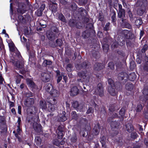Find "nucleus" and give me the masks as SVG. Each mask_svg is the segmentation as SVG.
<instances>
[{
	"instance_id": "nucleus-1",
	"label": "nucleus",
	"mask_w": 148,
	"mask_h": 148,
	"mask_svg": "<svg viewBox=\"0 0 148 148\" xmlns=\"http://www.w3.org/2000/svg\"><path fill=\"white\" fill-rule=\"evenodd\" d=\"M147 3V0H140L137 1L135 6L139 8L137 10V14L141 16L144 12Z\"/></svg>"
},
{
	"instance_id": "nucleus-2",
	"label": "nucleus",
	"mask_w": 148,
	"mask_h": 148,
	"mask_svg": "<svg viewBox=\"0 0 148 148\" xmlns=\"http://www.w3.org/2000/svg\"><path fill=\"white\" fill-rule=\"evenodd\" d=\"M58 29L55 27H52L47 32V36L49 40L53 41L58 38Z\"/></svg>"
},
{
	"instance_id": "nucleus-3",
	"label": "nucleus",
	"mask_w": 148,
	"mask_h": 148,
	"mask_svg": "<svg viewBox=\"0 0 148 148\" xmlns=\"http://www.w3.org/2000/svg\"><path fill=\"white\" fill-rule=\"evenodd\" d=\"M78 75L81 78V79H78L79 81H82V80L83 82L88 83L91 81L90 76L86 71L80 72L78 73Z\"/></svg>"
},
{
	"instance_id": "nucleus-4",
	"label": "nucleus",
	"mask_w": 148,
	"mask_h": 148,
	"mask_svg": "<svg viewBox=\"0 0 148 148\" xmlns=\"http://www.w3.org/2000/svg\"><path fill=\"white\" fill-rule=\"evenodd\" d=\"M14 64L15 69L19 70L20 73L22 74L25 73V71L24 70V63L23 62L18 61L15 62Z\"/></svg>"
},
{
	"instance_id": "nucleus-5",
	"label": "nucleus",
	"mask_w": 148,
	"mask_h": 148,
	"mask_svg": "<svg viewBox=\"0 0 148 148\" xmlns=\"http://www.w3.org/2000/svg\"><path fill=\"white\" fill-rule=\"evenodd\" d=\"M5 118L4 116H0V123L3 124V127L1 126V133L2 134H5L7 131V130L6 127V126L5 124Z\"/></svg>"
},
{
	"instance_id": "nucleus-6",
	"label": "nucleus",
	"mask_w": 148,
	"mask_h": 148,
	"mask_svg": "<svg viewBox=\"0 0 148 148\" xmlns=\"http://www.w3.org/2000/svg\"><path fill=\"white\" fill-rule=\"evenodd\" d=\"M95 92L96 94L99 95V96L101 97H102L103 95L104 91L101 83H99L98 84Z\"/></svg>"
},
{
	"instance_id": "nucleus-7",
	"label": "nucleus",
	"mask_w": 148,
	"mask_h": 148,
	"mask_svg": "<svg viewBox=\"0 0 148 148\" xmlns=\"http://www.w3.org/2000/svg\"><path fill=\"white\" fill-rule=\"evenodd\" d=\"M122 40L121 39H119L118 40V42H117L116 40L113 42V43L111 45V47L112 48L114 49L116 48L119 45L120 46H123L125 44V38H122Z\"/></svg>"
},
{
	"instance_id": "nucleus-8",
	"label": "nucleus",
	"mask_w": 148,
	"mask_h": 148,
	"mask_svg": "<svg viewBox=\"0 0 148 148\" xmlns=\"http://www.w3.org/2000/svg\"><path fill=\"white\" fill-rule=\"evenodd\" d=\"M122 34L126 38L128 39H132L134 37V34L131 32L126 30H124L122 31Z\"/></svg>"
},
{
	"instance_id": "nucleus-9",
	"label": "nucleus",
	"mask_w": 148,
	"mask_h": 148,
	"mask_svg": "<svg viewBox=\"0 0 148 148\" xmlns=\"http://www.w3.org/2000/svg\"><path fill=\"white\" fill-rule=\"evenodd\" d=\"M34 101L33 98H27L25 100L24 104L27 107L31 106L34 103Z\"/></svg>"
},
{
	"instance_id": "nucleus-10",
	"label": "nucleus",
	"mask_w": 148,
	"mask_h": 148,
	"mask_svg": "<svg viewBox=\"0 0 148 148\" xmlns=\"http://www.w3.org/2000/svg\"><path fill=\"white\" fill-rule=\"evenodd\" d=\"M50 76L49 74L47 73H42L41 74V79L45 82H47L50 79Z\"/></svg>"
},
{
	"instance_id": "nucleus-11",
	"label": "nucleus",
	"mask_w": 148,
	"mask_h": 148,
	"mask_svg": "<svg viewBox=\"0 0 148 148\" xmlns=\"http://www.w3.org/2000/svg\"><path fill=\"white\" fill-rule=\"evenodd\" d=\"M79 92V90L77 87L74 86L71 89L70 94L71 96H74L77 95Z\"/></svg>"
},
{
	"instance_id": "nucleus-12",
	"label": "nucleus",
	"mask_w": 148,
	"mask_h": 148,
	"mask_svg": "<svg viewBox=\"0 0 148 148\" xmlns=\"http://www.w3.org/2000/svg\"><path fill=\"white\" fill-rule=\"evenodd\" d=\"M26 81L27 85L29 87L32 88V90L34 89L37 88V86L33 81L28 79H27Z\"/></svg>"
},
{
	"instance_id": "nucleus-13",
	"label": "nucleus",
	"mask_w": 148,
	"mask_h": 148,
	"mask_svg": "<svg viewBox=\"0 0 148 148\" xmlns=\"http://www.w3.org/2000/svg\"><path fill=\"white\" fill-rule=\"evenodd\" d=\"M33 126L34 130L36 132L40 133L41 131V126L40 124L35 122L33 124Z\"/></svg>"
},
{
	"instance_id": "nucleus-14",
	"label": "nucleus",
	"mask_w": 148,
	"mask_h": 148,
	"mask_svg": "<svg viewBox=\"0 0 148 148\" xmlns=\"http://www.w3.org/2000/svg\"><path fill=\"white\" fill-rule=\"evenodd\" d=\"M144 98L142 99V100L146 101L148 99V88L147 87H145L144 88L143 91Z\"/></svg>"
},
{
	"instance_id": "nucleus-15",
	"label": "nucleus",
	"mask_w": 148,
	"mask_h": 148,
	"mask_svg": "<svg viewBox=\"0 0 148 148\" xmlns=\"http://www.w3.org/2000/svg\"><path fill=\"white\" fill-rule=\"evenodd\" d=\"M104 67L103 64L101 63H96L94 66V69L95 71H99L102 69Z\"/></svg>"
},
{
	"instance_id": "nucleus-16",
	"label": "nucleus",
	"mask_w": 148,
	"mask_h": 148,
	"mask_svg": "<svg viewBox=\"0 0 148 148\" xmlns=\"http://www.w3.org/2000/svg\"><path fill=\"white\" fill-rule=\"evenodd\" d=\"M49 93L53 97H57L59 96V92L53 88L50 91Z\"/></svg>"
},
{
	"instance_id": "nucleus-17",
	"label": "nucleus",
	"mask_w": 148,
	"mask_h": 148,
	"mask_svg": "<svg viewBox=\"0 0 148 148\" xmlns=\"http://www.w3.org/2000/svg\"><path fill=\"white\" fill-rule=\"evenodd\" d=\"M125 10H119L118 13V16L120 18H122V21L124 22L125 20V19H124L123 18L125 16Z\"/></svg>"
},
{
	"instance_id": "nucleus-18",
	"label": "nucleus",
	"mask_w": 148,
	"mask_h": 148,
	"mask_svg": "<svg viewBox=\"0 0 148 148\" xmlns=\"http://www.w3.org/2000/svg\"><path fill=\"white\" fill-rule=\"evenodd\" d=\"M108 91L110 94L112 96H114L116 94V92L114 88L111 86H109L108 88Z\"/></svg>"
},
{
	"instance_id": "nucleus-19",
	"label": "nucleus",
	"mask_w": 148,
	"mask_h": 148,
	"mask_svg": "<svg viewBox=\"0 0 148 148\" xmlns=\"http://www.w3.org/2000/svg\"><path fill=\"white\" fill-rule=\"evenodd\" d=\"M120 123L116 121H112L111 122V126L112 130H114V128L116 129V128L119 127Z\"/></svg>"
},
{
	"instance_id": "nucleus-20",
	"label": "nucleus",
	"mask_w": 148,
	"mask_h": 148,
	"mask_svg": "<svg viewBox=\"0 0 148 148\" xmlns=\"http://www.w3.org/2000/svg\"><path fill=\"white\" fill-rule=\"evenodd\" d=\"M45 89L46 91L49 92L50 93V91L52 90L53 87L50 83L47 84L45 86Z\"/></svg>"
},
{
	"instance_id": "nucleus-21",
	"label": "nucleus",
	"mask_w": 148,
	"mask_h": 148,
	"mask_svg": "<svg viewBox=\"0 0 148 148\" xmlns=\"http://www.w3.org/2000/svg\"><path fill=\"white\" fill-rule=\"evenodd\" d=\"M69 24L72 27H78V26H79L76 24V21L73 19H71L70 20L69 22Z\"/></svg>"
},
{
	"instance_id": "nucleus-22",
	"label": "nucleus",
	"mask_w": 148,
	"mask_h": 148,
	"mask_svg": "<svg viewBox=\"0 0 148 148\" xmlns=\"http://www.w3.org/2000/svg\"><path fill=\"white\" fill-rule=\"evenodd\" d=\"M126 130L129 132H131L134 130L132 125L130 123H128L126 125Z\"/></svg>"
},
{
	"instance_id": "nucleus-23",
	"label": "nucleus",
	"mask_w": 148,
	"mask_h": 148,
	"mask_svg": "<svg viewBox=\"0 0 148 148\" xmlns=\"http://www.w3.org/2000/svg\"><path fill=\"white\" fill-rule=\"evenodd\" d=\"M118 107H117L115 105L110 104L109 108V110L111 112H113L116 110L118 109Z\"/></svg>"
},
{
	"instance_id": "nucleus-24",
	"label": "nucleus",
	"mask_w": 148,
	"mask_h": 148,
	"mask_svg": "<svg viewBox=\"0 0 148 148\" xmlns=\"http://www.w3.org/2000/svg\"><path fill=\"white\" fill-rule=\"evenodd\" d=\"M21 121V118L20 117H18L17 121L18 125L17 126V133L18 134H20L21 131V130L20 129V124Z\"/></svg>"
},
{
	"instance_id": "nucleus-25",
	"label": "nucleus",
	"mask_w": 148,
	"mask_h": 148,
	"mask_svg": "<svg viewBox=\"0 0 148 148\" xmlns=\"http://www.w3.org/2000/svg\"><path fill=\"white\" fill-rule=\"evenodd\" d=\"M134 88L133 85L131 83H127L126 85V88L127 90H132Z\"/></svg>"
},
{
	"instance_id": "nucleus-26",
	"label": "nucleus",
	"mask_w": 148,
	"mask_h": 148,
	"mask_svg": "<svg viewBox=\"0 0 148 148\" xmlns=\"http://www.w3.org/2000/svg\"><path fill=\"white\" fill-rule=\"evenodd\" d=\"M90 64L88 61L84 62L82 64V66L84 69H88L90 67Z\"/></svg>"
},
{
	"instance_id": "nucleus-27",
	"label": "nucleus",
	"mask_w": 148,
	"mask_h": 148,
	"mask_svg": "<svg viewBox=\"0 0 148 148\" xmlns=\"http://www.w3.org/2000/svg\"><path fill=\"white\" fill-rule=\"evenodd\" d=\"M47 108L49 112L53 111L55 110V108L53 105L49 103L48 104Z\"/></svg>"
},
{
	"instance_id": "nucleus-28",
	"label": "nucleus",
	"mask_w": 148,
	"mask_h": 148,
	"mask_svg": "<svg viewBox=\"0 0 148 148\" xmlns=\"http://www.w3.org/2000/svg\"><path fill=\"white\" fill-rule=\"evenodd\" d=\"M126 75L127 74L126 73L121 72L118 75V78L120 80H122L125 77V75Z\"/></svg>"
},
{
	"instance_id": "nucleus-29",
	"label": "nucleus",
	"mask_w": 148,
	"mask_h": 148,
	"mask_svg": "<svg viewBox=\"0 0 148 148\" xmlns=\"http://www.w3.org/2000/svg\"><path fill=\"white\" fill-rule=\"evenodd\" d=\"M111 16L112 20L113 22H115L116 20V13L114 11H112L110 14Z\"/></svg>"
},
{
	"instance_id": "nucleus-30",
	"label": "nucleus",
	"mask_w": 148,
	"mask_h": 148,
	"mask_svg": "<svg viewBox=\"0 0 148 148\" xmlns=\"http://www.w3.org/2000/svg\"><path fill=\"white\" fill-rule=\"evenodd\" d=\"M40 106L42 109H45L47 108L46 104L44 101H40Z\"/></svg>"
},
{
	"instance_id": "nucleus-31",
	"label": "nucleus",
	"mask_w": 148,
	"mask_h": 148,
	"mask_svg": "<svg viewBox=\"0 0 148 148\" xmlns=\"http://www.w3.org/2000/svg\"><path fill=\"white\" fill-rule=\"evenodd\" d=\"M16 77H17V79L16 80V82L17 84H19L20 82L21 78H23V76L18 74Z\"/></svg>"
},
{
	"instance_id": "nucleus-32",
	"label": "nucleus",
	"mask_w": 148,
	"mask_h": 148,
	"mask_svg": "<svg viewBox=\"0 0 148 148\" xmlns=\"http://www.w3.org/2000/svg\"><path fill=\"white\" fill-rule=\"evenodd\" d=\"M58 18L60 20L63 22H66V19L65 18L62 14H58Z\"/></svg>"
},
{
	"instance_id": "nucleus-33",
	"label": "nucleus",
	"mask_w": 148,
	"mask_h": 148,
	"mask_svg": "<svg viewBox=\"0 0 148 148\" xmlns=\"http://www.w3.org/2000/svg\"><path fill=\"white\" fill-rule=\"evenodd\" d=\"M57 5L55 2L54 3H52V5L51 8L52 11L53 12H56L57 10Z\"/></svg>"
},
{
	"instance_id": "nucleus-34",
	"label": "nucleus",
	"mask_w": 148,
	"mask_h": 148,
	"mask_svg": "<svg viewBox=\"0 0 148 148\" xmlns=\"http://www.w3.org/2000/svg\"><path fill=\"white\" fill-rule=\"evenodd\" d=\"M136 76L134 73H132L129 76V79L130 80L133 81L136 78Z\"/></svg>"
},
{
	"instance_id": "nucleus-35",
	"label": "nucleus",
	"mask_w": 148,
	"mask_h": 148,
	"mask_svg": "<svg viewBox=\"0 0 148 148\" xmlns=\"http://www.w3.org/2000/svg\"><path fill=\"white\" fill-rule=\"evenodd\" d=\"M61 127H58L59 132L58 133V138H62L63 136L62 131V130L60 129Z\"/></svg>"
},
{
	"instance_id": "nucleus-36",
	"label": "nucleus",
	"mask_w": 148,
	"mask_h": 148,
	"mask_svg": "<svg viewBox=\"0 0 148 148\" xmlns=\"http://www.w3.org/2000/svg\"><path fill=\"white\" fill-rule=\"evenodd\" d=\"M51 64L52 62L51 61L47 60H45L43 63V64L45 66H46L47 65H50Z\"/></svg>"
},
{
	"instance_id": "nucleus-37",
	"label": "nucleus",
	"mask_w": 148,
	"mask_h": 148,
	"mask_svg": "<svg viewBox=\"0 0 148 148\" xmlns=\"http://www.w3.org/2000/svg\"><path fill=\"white\" fill-rule=\"evenodd\" d=\"M79 123L81 124L86 125L87 123V121L85 119L81 118L79 121Z\"/></svg>"
},
{
	"instance_id": "nucleus-38",
	"label": "nucleus",
	"mask_w": 148,
	"mask_h": 148,
	"mask_svg": "<svg viewBox=\"0 0 148 148\" xmlns=\"http://www.w3.org/2000/svg\"><path fill=\"white\" fill-rule=\"evenodd\" d=\"M94 131H95V134L97 135L99 132V125L97 126V127H95L93 129Z\"/></svg>"
},
{
	"instance_id": "nucleus-39",
	"label": "nucleus",
	"mask_w": 148,
	"mask_h": 148,
	"mask_svg": "<svg viewBox=\"0 0 148 148\" xmlns=\"http://www.w3.org/2000/svg\"><path fill=\"white\" fill-rule=\"evenodd\" d=\"M114 65L113 62H111L108 63V69H113L114 68Z\"/></svg>"
},
{
	"instance_id": "nucleus-40",
	"label": "nucleus",
	"mask_w": 148,
	"mask_h": 148,
	"mask_svg": "<svg viewBox=\"0 0 148 148\" xmlns=\"http://www.w3.org/2000/svg\"><path fill=\"white\" fill-rule=\"evenodd\" d=\"M125 108H122L119 112V114L121 116H123L125 114Z\"/></svg>"
},
{
	"instance_id": "nucleus-41",
	"label": "nucleus",
	"mask_w": 148,
	"mask_h": 148,
	"mask_svg": "<svg viewBox=\"0 0 148 148\" xmlns=\"http://www.w3.org/2000/svg\"><path fill=\"white\" fill-rule=\"evenodd\" d=\"M72 66L71 64H69L66 66V70L68 72H71L72 70Z\"/></svg>"
},
{
	"instance_id": "nucleus-42",
	"label": "nucleus",
	"mask_w": 148,
	"mask_h": 148,
	"mask_svg": "<svg viewBox=\"0 0 148 148\" xmlns=\"http://www.w3.org/2000/svg\"><path fill=\"white\" fill-rule=\"evenodd\" d=\"M25 96L27 98L29 97H32L33 96V94L30 92L29 91L27 92H26L25 93Z\"/></svg>"
},
{
	"instance_id": "nucleus-43",
	"label": "nucleus",
	"mask_w": 148,
	"mask_h": 148,
	"mask_svg": "<svg viewBox=\"0 0 148 148\" xmlns=\"http://www.w3.org/2000/svg\"><path fill=\"white\" fill-rule=\"evenodd\" d=\"M71 114L72 117L73 119H77V116L75 112L73 111L72 112Z\"/></svg>"
},
{
	"instance_id": "nucleus-44",
	"label": "nucleus",
	"mask_w": 148,
	"mask_h": 148,
	"mask_svg": "<svg viewBox=\"0 0 148 148\" xmlns=\"http://www.w3.org/2000/svg\"><path fill=\"white\" fill-rule=\"evenodd\" d=\"M110 24V23H106L105 26L103 28V29L104 30L107 31L109 29Z\"/></svg>"
},
{
	"instance_id": "nucleus-45",
	"label": "nucleus",
	"mask_w": 148,
	"mask_h": 148,
	"mask_svg": "<svg viewBox=\"0 0 148 148\" xmlns=\"http://www.w3.org/2000/svg\"><path fill=\"white\" fill-rule=\"evenodd\" d=\"M142 21L141 19L140 18L136 20L135 23L137 25H141L142 23Z\"/></svg>"
},
{
	"instance_id": "nucleus-46",
	"label": "nucleus",
	"mask_w": 148,
	"mask_h": 148,
	"mask_svg": "<svg viewBox=\"0 0 148 148\" xmlns=\"http://www.w3.org/2000/svg\"><path fill=\"white\" fill-rule=\"evenodd\" d=\"M142 105L141 104H138L136 108V111L137 112H140L142 109Z\"/></svg>"
},
{
	"instance_id": "nucleus-47",
	"label": "nucleus",
	"mask_w": 148,
	"mask_h": 148,
	"mask_svg": "<svg viewBox=\"0 0 148 148\" xmlns=\"http://www.w3.org/2000/svg\"><path fill=\"white\" fill-rule=\"evenodd\" d=\"M79 106L78 102L77 101H74L72 104L73 107L75 108H77Z\"/></svg>"
},
{
	"instance_id": "nucleus-48",
	"label": "nucleus",
	"mask_w": 148,
	"mask_h": 148,
	"mask_svg": "<svg viewBox=\"0 0 148 148\" xmlns=\"http://www.w3.org/2000/svg\"><path fill=\"white\" fill-rule=\"evenodd\" d=\"M137 136V134L135 132H132L131 134V137L132 138L135 139Z\"/></svg>"
},
{
	"instance_id": "nucleus-49",
	"label": "nucleus",
	"mask_w": 148,
	"mask_h": 148,
	"mask_svg": "<svg viewBox=\"0 0 148 148\" xmlns=\"http://www.w3.org/2000/svg\"><path fill=\"white\" fill-rule=\"evenodd\" d=\"M53 143L54 145L58 146L60 144V142L57 139L54 140L53 141Z\"/></svg>"
},
{
	"instance_id": "nucleus-50",
	"label": "nucleus",
	"mask_w": 148,
	"mask_h": 148,
	"mask_svg": "<svg viewBox=\"0 0 148 148\" xmlns=\"http://www.w3.org/2000/svg\"><path fill=\"white\" fill-rule=\"evenodd\" d=\"M77 139V138L75 135H74L71 138V141L73 143L75 142Z\"/></svg>"
},
{
	"instance_id": "nucleus-51",
	"label": "nucleus",
	"mask_w": 148,
	"mask_h": 148,
	"mask_svg": "<svg viewBox=\"0 0 148 148\" xmlns=\"http://www.w3.org/2000/svg\"><path fill=\"white\" fill-rule=\"evenodd\" d=\"M124 27L127 28L128 29H130L131 27V25L127 22H125V23H124Z\"/></svg>"
},
{
	"instance_id": "nucleus-52",
	"label": "nucleus",
	"mask_w": 148,
	"mask_h": 148,
	"mask_svg": "<svg viewBox=\"0 0 148 148\" xmlns=\"http://www.w3.org/2000/svg\"><path fill=\"white\" fill-rule=\"evenodd\" d=\"M57 46H60L62 45L61 40L60 39H58L56 40Z\"/></svg>"
},
{
	"instance_id": "nucleus-53",
	"label": "nucleus",
	"mask_w": 148,
	"mask_h": 148,
	"mask_svg": "<svg viewBox=\"0 0 148 148\" xmlns=\"http://www.w3.org/2000/svg\"><path fill=\"white\" fill-rule=\"evenodd\" d=\"M108 83L110 85V86H112L114 85L113 80L111 79H108Z\"/></svg>"
},
{
	"instance_id": "nucleus-54",
	"label": "nucleus",
	"mask_w": 148,
	"mask_h": 148,
	"mask_svg": "<svg viewBox=\"0 0 148 148\" xmlns=\"http://www.w3.org/2000/svg\"><path fill=\"white\" fill-rule=\"evenodd\" d=\"M57 82L58 83L60 82L61 80L62 79V76L60 75H58V76H57Z\"/></svg>"
},
{
	"instance_id": "nucleus-55",
	"label": "nucleus",
	"mask_w": 148,
	"mask_h": 148,
	"mask_svg": "<svg viewBox=\"0 0 148 148\" xmlns=\"http://www.w3.org/2000/svg\"><path fill=\"white\" fill-rule=\"evenodd\" d=\"M71 7L72 8V10H75L76 9V6L75 3L71 5Z\"/></svg>"
},
{
	"instance_id": "nucleus-56",
	"label": "nucleus",
	"mask_w": 148,
	"mask_h": 148,
	"mask_svg": "<svg viewBox=\"0 0 148 148\" xmlns=\"http://www.w3.org/2000/svg\"><path fill=\"white\" fill-rule=\"evenodd\" d=\"M93 112V110L91 108H89L87 110L86 113L88 114H89Z\"/></svg>"
},
{
	"instance_id": "nucleus-57",
	"label": "nucleus",
	"mask_w": 148,
	"mask_h": 148,
	"mask_svg": "<svg viewBox=\"0 0 148 148\" xmlns=\"http://www.w3.org/2000/svg\"><path fill=\"white\" fill-rule=\"evenodd\" d=\"M48 102L49 104H51L52 105H54V104H53V98H51L49 99L48 100Z\"/></svg>"
},
{
	"instance_id": "nucleus-58",
	"label": "nucleus",
	"mask_w": 148,
	"mask_h": 148,
	"mask_svg": "<svg viewBox=\"0 0 148 148\" xmlns=\"http://www.w3.org/2000/svg\"><path fill=\"white\" fill-rule=\"evenodd\" d=\"M148 46L147 45H145L143 48L142 51L145 52L147 49Z\"/></svg>"
},
{
	"instance_id": "nucleus-59",
	"label": "nucleus",
	"mask_w": 148,
	"mask_h": 148,
	"mask_svg": "<svg viewBox=\"0 0 148 148\" xmlns=\"http://www.w3.org/2000/svg\"><path fill=\"white\" fill-rule=\"evenodd\" d=\"M45 4H43L41 5V6L40 8V10L43 11L45 9Z\"/></svg>"
},
{
	"instance_id": "nucleus-60",
	"label": "nucleus",
	"mask_w": 148,
	"mask_h": 148,
	"mask_svg": "<svg viewBox=\"0 0 148 148\" xmlns=\"http://www.w3.org/2000/svg\"><path fill=\"white\" fill-rule=\"evenodd\" d=\"M42 11L40 10L38 11L37 13V15L38 16H40L42 15Z\"/></svg>"
},
{
	"instance_id": "nucleus-61",
	"label": "nucleus",
	"mask_w": 148,
	"mask_h": 148,
	"mask_svg": "<svg viewBox=\"0 0 148 148\" xmlns=\"http://www.w3.org/2000/svg\"><path fill=\"white\" fill-rule=\"evenodd\" d=\"M143 69L145 71H148V65H144L143 66Z\"/></svg>"
},
{
	"instance_id": "nucleus-62",
	"label": "nucleus",
	"mask_w": 148,
	"mask_h": 148,
	"mask_svg": "<svg viewBox=\"0 0 148 148\" xmlns=\"http://www.w3.org/2000/svg\"><path fill=\"white\" fill-rule=\"evenodd\" d=\"M21 107L20 106H18V113L19 114H21Z\"/></svg>"
},
{
	"instance_id": "nucleus-63",
	"label": "nucleus",
	"mask_w": 148,
	"mask_h": 148,
	"mask_svg": "<svg viewBox=\"0 0 148 148\" xmlns=\"http://www.w3.org/2000/svg\"><path fill=\"white\" fill-rule=\"evenodd\" d=\"M18 17L19 19L20 20L21 22H22L24 20V18L23 16H18Z\"/></svg>"
},
{
	"instance_id": "nucleus-64",
	"label": "nucleus",
	"mask_w": 148,
	"mask_h": 148,
	"mask_svg": "<svg viewBox=\"0 0 148 148\" xmlns=\"http://www.w3.org/2000/svg\"><path fill=\"white\" fill-rule=\"evenodd\" d=\"M9 48L10 51H14V47L13 46H10Z\"/></svg>"
}]
</instances>
